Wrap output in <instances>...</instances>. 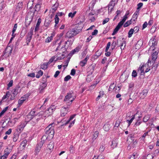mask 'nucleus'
I'll return each mask as SVG.
<instances>
[{
  "label": "nucleus",
  "mask_w": 159,
  "mask_h": 159,
  "mask_svg": "<svg viewBox=\"0 0 159 159\" xmlns=\"http://www.w3.org/2000/svg\"><path fill=\"white\" fill-rule=\"evenodd\" d=\"M55 124L54 123L49 125L45 129V134L49 137L52 138L54 134V126Z\"/></svg>",
  "instance_id": "1"
},
{
  "label": "nucleus",
  "mask_w": 159,
  "mask_h": 159,
  "mask_svg": "<svg viewBox=\"0 0 159 159\" xmlns=\"http://www.w3.org/2000/svg\"><path fill=\"white\" fill-rule=\"evenodd\" d=\"M34 15V12H32L31 11L28 12L27 16L25 19V22L26 27L29 25L33 20Z\"/></svg>",
  "instance_id": "2"
},
{
  "label": "nucleus",
  "mask_w": 159,
  "mask_h": 159,
  "mask_svg": "<svg viewBox=\"0 0 159 159\" xmlns=\"http://www.w3.org/2000/svg\"><path fill=\"white\" fill-rule=\"evenodd\" d=\"M73 93V92L72 91H70L65 96L64 99V101L67 102V103H69V104H71L73 101L75 99V98H73L71 100L70 102L68 101L72 97Z\"/></svg>",
  "instance_id": "3"
},
{
  "label": "nucleus",
  "mask_w": 159,
  "mask_h": 159,
  "mask_svg": "<svg viewBox=\"0 0 159 159\" xmlns=\"http://www.w3.org/2000/svg\"><path fill=\"white\" fill-rule=\"evenodd\" d=\"M32 116L28 114L25 118V121H26L27 123L28 122H30V123H32L33 125H34L36 124V118L34 119Z\"/></svg>",
  "instance_id": "4"
},
{
  "label": "nucleus",
  "mask_w": 159,
  "mask_h": 159,
  "mask_svg": "<svg viewBox=\"0 0 159 159\" xmlns=\"http://www.w3.org/2000/svg\"><path fill=\"white\" fill-rule=\"evenodd\" d=\"M55 108L54 106H51L48 109H47L45 111L44 114L45 117L48 116L52 115L54 111H55Z\"/></svg>",
  "instance_id": "5"
},
{
  "label": "nucleus",
  "mask_w": 159,
  "mask_h": 159,
  "mask_svg": "<svg viewBox=\"0 0 159 159\" xmlns=\"http://www.w3.org/2000/svg\"><path fill=\"white\" fill-rule=\"evenodd\" d=\"M83 27L81 25H78L75 26V28L72 30L74 33L76 35L82 31Z\"/></svg>",
  "instance_id": "6"
},
{
  "label": "nucleus",
  "mask_w": 159,
  "mask_h": 159,
  "mask_svg": "<svg viewBox=\"0 0 159 159\" xmlns=\"http://www.w3.org/2000/svg\"><path fill=\"white\" fill-rule=\"evenodd\" d=\"M19 88V86H17L13 89V92L11 93V100H13L15 98V97L18 93Z\"/></svg>",
  "instance_id": "7"
},
{
  "label": "nucleus",
  "mask_w": 159,
  "mask_h": 159,
  "mask_svg": "<svg viewBox=\"0 0 159 159\" xmlns=\"http://www.w3.org/2000/svg\"><path fill=\"white\" fill-rule=\"evenodd\" d=\"M52 138V137H49V135L45 134H44L42 136L41 139V141L40 142L43 143V144L45 143L48 142Z\"/></svg>",
  "instance_id": "8"
},
{
  "label": "nucleus",
  "mask_w": 159,
  "mask_h": 159,
  "mask_svg": "<svg viewBox=\"0 0 159 159\" xmlns=\"http://www.w3.org/2000/svg\"><path fill=\"white\" fill-rule=\"evenodd\" d=\"M148 92V90L144 89L139 93V97L141 99H143L147 96Z\"/></svg>",
  "instance_id": "9"
},
{
  "label": "nucleus",
  "mask_w": 159,
  "mask_h": 159,
  "mask_svg": "<svg viewBox=\"0 0 159 159\" xmlns=\"http://www.w3.org/2000/svg\"><path fill=\"white\" fill-rule=\"evenodd\" d=\"M43 145V143H42V142H39L37 144L35 150V155H38V153L41 150Z\"/></svg>",
  "instance_id": "10"
},
{
  "label": "nucleus",
  "mask_w": 159,
  "mask_h": 159,
  "mask_svg": "<svg viewBox=\"0 0 159 159\" xmlns=\"http://www.w3.org/2000/svg\"><path fill=\"white\" fill-rule=\"evenodd\" d=\"M26 124L27 122H26V121H22L18 127L17 130L18 132L22 131Z\"/></svg>",
  "instance_id": "11"
},
{
  "label": "nucleus",
  "mask_w": 159,
  "mask_h": 159,
  "mask_svg": "<svg viewBox=\"0 0 159 159\" xmlns=\"http://www.w3.org/2000/svg\"><path fill=\"white\" fill-rule=\"evenodd\" d=\"M123 24H122L121 22H120L118 23L117 25L116 26L115 29L113 31L112 34V35H115L120 28Z\"/></svg>",
  "instance_id": "12"
},
{
  "label": "nucleus",
  "mask_w": 159,
  "mask_h": 159,
  "mask_svg": "<svg viewBox=\"0 0 159 159\" xmlns=\"http://www.w3.org/2000/svg\"><path fill=\"white\" fill-rule=\"evenodd\" d=\"M159 52V51L157 50L152 52V62L154 63L158 57V54Z\"/></svg>",
  "instance_id": "13"
},
{
  "label": "nucleus",
  "mask_w": 159,
  "mask_h": 159,
  "mask_svg": "<svg viewBox=\"0 0 159 159\" xmlns=\"http://www.w3.org/2000/svg\"><path fill=\"white\" fill-rule=\"evenodd\" d=\"M89 56L87 55L86 57L83 60L80 61L79 65L81 67H84L87 64L88 60L89 59Z\"/></svg>",
  "instance_id": "14"
},
{
  "label": "nucleus",
  "mask_w": 159,
  "mask_h": 159,
  "mask_svg": "<svg viewBox=\"0 0 159 159\" xmlns=\"http://www.w3.org/2000/svg\"><path fill=\"white\" fill-rule=\"evenodd\" d=\"M68 108L66 107H62L61 110L60 116L64 117L66 116L68 112Z\"/></svg>",
  "instance_id": "15"
},
{
  "label": "nucleus",
  "mask_w": 159,
  "mask_h": 159,
  "mask_svg": "<svg viewBox=\"0 0 159 159\" xmlns=\"http://www.w3.org/2000/svg\"><path fill=\"white\" fill-rule=\"evenodd\" d=\"M29 95L27 94L25 95L23 97L21 98L18 101V104L19 105H21L22 104L24 101H25L28 99Z\"/></svg>",
  "instance_id": "16"
},
{
  "label": "nucleus",
  "mask_w": 159,
  "mask_h": 159,
  "mask_svg": "<svg viewBox=\"0 0 159 159\" xmlns=\"http://www.w3.org/2000/svg\"><path fill=\"white\" fill-rule=\"evenodd\" d=\"M47 83H43L41 84L40 85L39 88V90L40 93H43L44 92V90L45 88L47 87Z\"/></svg>",
  "instance_id": "17"
},
{
  "label": "nucleus",
  "mask_w": 159,
  "mask_h": 159,
  "mask_svg": "<svg viewBox=\"0 0 159 159\" xmlns=\"http://www.w3.org/2000/svg\"><path fill=\"white\" fill-rule=\"evenodd\" d=\"M75 36V35L72 30V31H69L67 32L66 33V37L69 38H71Z\"/></svg>",
  "instance_id": "18"
},
{
  "label": "nucleus",
  "mask_w": 159,
  "mask_h": 159,
  "mask_svg": "<svg viewBox=\"0 0 159 159\" xmlns=\"http://www.w3.org/2000/svg\"><path fill=\"white\" fill-rule=\"evenodd\" d=\"M139 156V154L136 152H134L133 154H130L128 159H135L137 158Z\"/></svg>",
  "instance_id": "19"
},
{
  "label": "nucleus",
  "mask_w": 159,
  "mask_h": 159,
  "mask_svg": "<svg viewBox=\"0 0 159 159\" xmlns=\"http://www.w3.org/2000/svg\"><path fill=\"white\" fill-rule=\"evenodd\" d=\"M41 7V4L39 2L38 3L35 5L34 8V14L36 12H37L36 14H37L38 12L40 11V10Z\"/></svg>",
  "instance_id": "20"
},
{
  "label": "nucleus",
  "mask_w": 159,
  "mask_h": 159,
  "mask_svg": "<svg viewBox=\"0 0 159 159\" xmlns=\"http://www.w3.org/2000/svg\"><path fill=\"white\" fill-rule=\"evenodd\" d=\"M129 139H131L132 142H133L134 143L135 141V139H134V134H129L127 137V140Z\"/></svg>",
  "instance_id": "21"
},
{
  "label": "nucleus",
  "mask_w": 159,
  "mask_h": 159,
  "mask_svg": "<svg viewBox=\"0 0 159 159\" xmlns=\"http://www.w3.org/2000/svg\"><path fill=\"white\" fill-rule=\"evenodd\" d=\"M27 142V140L26 139H25L21 142L20 145V147L22 149V150L24 149L25 147Z\"/></svg>",
  "instance_id": "22"
},
{
  "label": "nucleus",
  "mask_w": 159,
  "mask_h": 159,
  "mask_svg": "<svg viewBox=\"0 0 159 159\" xmlns=\"http://www.w3.org/2000/svg\"><path fill=\"white\" fill-rule=\"evenodd\" d=\"M117 3H116V1L114 0H111L109 4H108V11H109L110 8L111 7H114L116 4H117Z\"/></svg>",
  "instance_id": "23"
},
{
  "label": "nucleus",
  "mask_w": 159,
  "mask_h": 159,
  "mask_svg": "<svg viewBox=\"0 0 159 159\" xmlns=\"http://www.w3.org/2000/svg\"><path fill=\"white\" fill-rule=\"evenodd\" d=\"M41 19L40 18H39L38 19L37 22V23L35 30H34V31L36 32L39 30V25L41 23Z\"/></svg>",
  "instance_id": "24"
},
{
  "label": "nucleus",
  "mask_w": 159,
  "mask_h": 159,
  "mask_svg": "<svg viewBox=\"0 0 159 159\" xmlns=\"http://www.w3.org/2000/svg\"><path fill=\"white\" fill-rule=\"evenodd\" d=\"M80 50V48L77 47L71 51L69 55L72 56L75 53L78 52Z\"/></svg>",
  "instance_id": "25"
},
{
  "label": "nucleus",
  "mask_w": 159,
  "mask_h": 159,
  "mask_svg": "<svg viewBox=\"0 0 159 159\" xmlns=\"http://www.w3.org/2000/svg\"><path fill=\"white\" fill-rule=\"evenodd\" d=\"M150 43H152V45L155 46H157V42L156 41V39H155L154 38H152V39H151L150 41Z\"/></svg>",
  "instance_id": "26"
},
{
  "label": "nucleus",
  "mask_w": 159,
  "mask_h": 159,
  "mask_svg": "<svg viewBox=\"0 0 159 159\" xmlns=\"http://www.w3.org/2000/svg\"><path fill=\"white\" fill-rule=\"evenodd\" d=\"M8 149V148H7L5 150V153L1 157L0 159H5L7 158L9 153V152H7Z\"/></svg>",
  "instance_id": "27"
},
{
  "label": "nucleus",
  "mask_w": 159,
  "mask_h": 159,
  "mask_svg": "<svg viewBox=\"0 0 159 159\" xmlns=\"http://www.w3.org/2000/svg\"><path fill=\"white\" fill-rule=\"evenodd\" d=\"M117 145V140H113L111 142V146L112 148H114L116 147Z\"/></svg>",
  "instance_id": "28"
},
{
  "label": "nucleus",
  "mask_w": 159,
  "mask_h": 159,
  "mask_svg": "<svg viewBox=\"0 0 159 159\" xmlns=\"http://www.w3.org/2000/svg\"><path fill=\"white\" fill-rule=\"evenodd\" d=\"M150 116L149 115H146L143 118V122H147L150 119Z\"/></svg>",
  "instance_id": "29"
},
{
  "label": "nucleus",
  "mask_w": 159,
  "mask_h": 159,
  "mask_svg": "<svg viewBox=\"0 0 159 159\" xmlns=\"http://www.w3.org/2000/svg\"><path fill=\"white\" fill-rule=\"evenodd\" d=\"M48 65L47 62H44L41 66V67L43 70H46L48 68Z\"/></svg>",
  "instance_id": "30"
},
{
  "label": "nucleus",
  "mask_w": 159,
  "mask_h": 159,
  "mask_svg": "<svg viewBox=\"0 0 159 159\" xmlns=\"http://www.w3.org/2000/svg\"><path fill=\"white\" fill-rule=\"evenodd\" d=\"M110 125L109 124H106L103 126V128L106 131H108L110 129Z\"/></svg>",
  "instance_id": "31"
},
{
  "label": "nucleus",
  "mask_w": 159,
  "mask_h": 159,
  "mask_svg": "<svg viewBox=\"0 0 159 159\" xmlns=\"http://www.w3.org/2000/svg\"><path fill=\"white\" fill-rule=\"evenodd\" d=\"M58 6V3H56L52 7V12L54 13L57 10Z\"/></svg>",
  "instance_id": "32"
},
{
  "label": "nucleus",
  "mask_w": 159,
  "mask_h": 159,
  "mask_svg": "<svg viewBox=\"0 0 159 159\" xmlns=\"http://www.w3.org/2000/svg\"><path fill=\"white\" fill-rule=\"evenodd\" d=\"M76 115V114H74L71 115L70 118L67 120V121H66L65 124V125H67L68 124L70 121L72 120L75 116Z\"/></svg>",
  "instance_id": "33"
},
{
  "label": "nucleus",
  "mask_w": 159,
  "mask_h": 159,
  "mask_svg": "<svg viewBox=\"0 0 159 159\" xmlns=\"http://www.w3.org/2000/svg\"><path fill=\"white\" fill-rule=\"evenodd\" d=\"M132 23V19L130 20L127 21L124 24L123 26L124 27H126L128 26L129 25L131 24Z\"/></svg>",
  "instance_id": "34"
},
{
  "label": "nucleus",
  "mask_w": 159,
  "mask_h": 159,
  "mask_svg": "<svg viewBox=\"0 0 159 159\" xmlns=\"http://www.w3.org/2000/svg\"><path fill=\"white\" fill-rule=\"evenodd\" d=\"M54 145L52 142H50L48 145L47 148L50 151L52 150L54 148Z\"/></svg>",
  "instance_id": "35"
},
{
  "label": "nucleus",
  "mask_w": 159,
  "mask_h": 159,
  "mask_svg": "<svg viewBox=\"0 0 159 159\" xmlns=\"http://www.w3.org/2000/svg\"><path fill=\"white\" fill-rule=\"evenodd\" d=\"M134 118H135V115H133L132 118H131V119L130 120H126V122L127 123H128V127H129L130 126L132 122L133 121L134 119Z\"/></svg>",
  "instance_id": "36"
},
{
  "label": "nucleus",
  "mask_w": 159,
  "mask_h": 159,
  "mask_svg": "<svg viewBox=\"0 0 159 159\" xmlns=\"http://www.w3.org/2000/svg\"><path fill=\"white\" fill-rule=\"evenodd\" d=\"M134 30V29L132 28L129 30L128 33V37L129 38H130L132 36Z\"/></svg>",
  "instance_id": "37"
},
{
  "label": "nucleus",
  "mask_w": 159,
  "mask_h": 159,
  "mask_svg": "<svg viewBox=\"0 0 159 159\" xmlns=\"http://www.w3.org/2000/svg\"><path fill=\"white\" fill-rule=\"evenodd\" d=\"M104 157L102 155H99L98 156H94L92 159H104Z\"/></svg>",
  "instance_id": "38"
},
{
  "label": "nucleus",
  "mask_w": 159,
  "mask_h": 159,
  "mask_svg": "<svg viewBox=\"0 0 159 159\" xmlns=\"http://www.w3.org/2000/svg\"><path fill=\"white\" fill-rule=\"evenodd\" d=\"M43 74V72L41 70H40L38 71L37 75H36V77L37 78H39L41 76H42Z\"/></svg>",
  "instance_id": "39"
},
{
  "label": "nucleus",
  "mask_w": 159,
  "mask_h": 159,
  "mask_svg": "<svg viewBox=\"0 0 159 159\" xmlns=\"http://www.w3.org/2000/svg\"><path fill=\"white\" fill-rule=\"evenodd\" d=\"M117 45L115 41H113L111 44V48L112 50H113Z\"/></svg>",
  "instance_id": "40"
},
{
  "label": "nucleus",
  "mask_w": 159,
  "mask_h": 159,
  "mask_svg": "<svg viewBox=\"0 0 159 159\" xmlns=\"http://www.w3.org/2000/svg\"><path fill=\"white\" fill-rule=\"evenodd\" d=\"M29 114L30 115V116H32V117H33L34 119L35 118V116H36V114H35V111L34 110H32L29 113Z\"/></svg>",
  "instance_id": "41"
},
{
  "label": "nucleus",
  "mask_w": 159,
  "mask_h": 159,
  "mask_svg": "<svg viewBox=\"0 0 159 159\" xmlns=\"http://www.w3.org/2000/svg\"><path fill=\"white\" fill-rule=\"evenodd\" d=\"M75 147L72 145H71L69 148V151L70 152L73 153L75 152Z\"/></svg>",
  "instance_id": "42"
},
{
  "label": "nucleus",
  "mask_w": 159,
  "mask_h": 159,
  "mask_svg": "<svg viewBox=\"0 0 159 159\" xmlns=\"http://www.w3.org/2000/svg\"><path fill=\"white\" fill-rule=\"evenodd\" d=\"M8 107H6L5 108L0 112V116L1 117L2 116V115L6 112V111L8 109Z\"/></svg>",
  "instance_id": "43"
},
{
  "label": "nucleus",
  "mask_w": 159,
  "mask_h": 159,
  "mask_svg": "<svg viewBox=\"0 0 159 159\" xmlns=\"http://www.w3.org/2000/svg\"><path fill=\"white\" fill-rule=\"evenodd\" d=\"M105 149V147H104V145L102 144L101 145L99 148V151L101 152H102Z\"/></svg>",
  "instance_id": "44"
},
{
  "label": "nucleus",
  "mask_w": 159,
  "mask_h": 159,
  "mask_svg": "<svg viewBox=\"0 0 159 159\" xmlns=\"http://www.w3.org/2000/svg\"><path fill=\"white\" fill-rule=\"evenodd\" d=\"M87 53V49H86L84 51H83L81 53V58L82 59L86 56V54Z\"/></svg>",
  "instance_id": "45"
},
{
  "label": "nucleus",
  "mask_w": 159,
  "mask_h": 159,
  "mask_svg": "<svg viewBox=\"0 0 159 159\" xmlns=\"http://www.w3.org/2000/svg\"><path fill=\"white\" fill-rule=\"evenodd\" d=\"M18 118H15L11 120V124L12 125H13L17 121Z\"/></svg>",
  "instance_id": "46"
},
{
  "label": "nucleus",
  "mask_w": 159,
  "mask_h": 159,
  "mask_svg": "<svg viewBox=\"0 0 159 159\" xmlns=\"http://www.w3.org/2000/svg\"><path fill=\"white\" fill-rule=\"evenodd\" d=\"M67 120L66 119V118H64L63 119H62L60 122L62 124L61 126H63L64 125H65V124Z\"/></svg>",
  "instance_id": "47"
},
{
  "label": "nucleus",
  "mask_w": 159,
  "mask_h": 159,
  "mask_svg": "<svg viewBox=\"0 0 159 159\" xmlns=\"http://www.w3.org/2000/svg\"><path fill=\"white\" fill-rule=\"evenodd\" d=\"M10 96L9 92H7L6 95L3 96L2 98V100H4L6 98H8Z\"/></svg>",
  "instance_id": "48"
},
{
  "label": "nucleus",
  "mask_w": 159,
  "mask_h": 159,
  "mask_svg": "<svg viewBox=\"0 0 159 159\" xmlns=\"http://www.w3.org/2000/svg\"><path fill=\"white\" fill-rule=\"evenodd\" d=\"M52 36L48 37L45 40V42L49 43L50 42L52 39Z\"/></svg>",
  "instance_id": "49"
},
{
  "label": "nucleus",
  "mask_w": 159,
  "mask_h": 159,
  "mask_svg": "<svg viewBox=\"0 0 159 159\" xmlns=\"http://www.w3.org/2000/svg\"><path fill=\"white\" fill-rule=\"evenodd\" d=\"M76 13V11H74L73 13L72 12H70L68 14V16L69 17H71V18H72L75 16Z\"/></svg>",
  "instance_id": "50"
},
{
  "label": "nucleus",
  "mask_w": 159,
  "mask_h": 159,
  "mask_svg": "<svg viewBox=\"0 0 159 159\" xmlns=\"http://www.w3.org/2000/svg\"><path fill=\"white\" fill-rule=\"evenodd\" d=\"M144 66L143 65H140L138 69V71L140 70L141 71V73H144L143 67Z\"/></svg>",
  "instance_id": "51"
},
{
  "label": "nucleus",
  "mask_w": 159,
  "mask_h": 159,
  "mask_svg": "<svg viewBox=\"0 0 159 159\" xmlns=\"http://www.w3.org/2000/svg\"><path fill=\"white\" fill-rule=\"evenodd\" d=\"M98 131H95L94 133V134L93 135V139H95L98 136Z\"/></svg>",
  "instance_id": "52"
},
{
  "label": "nucleus",
  "mask_w": 159,
  "mask_h": 159,
  "mask_svg": "<svg viewBox=\"0 0 159 159\" xmlns=\"http://www.w3.org/2000/svg\"><path fill=\"white\" fill-rule=\"evenodd\" d=\"M18 138V135L17 134L14 135L13 138V140L14 142H16Z\"/></svg>",
  "instance_id": "53"
},
{
  "label": "nucleus",
  "mask_w": 159,
  "mask_h": 159,
  "mask_svg": "<svg viewBox=\"0 0 159 159\" xmlns=\"http://www.w3.org/2000/svg\"><path fill=\"white\" fill-rule=\"evenodd\" d=\"M59 19L57 16V15H56L55 18V22L56 25H57L59 22Z\"/></svg>",
  "instance_id": "54"
},
{
  "label": "nucleus",
  "mask_w": 159,
  "mask_h": 159,
  "mask_svg": "<svg viewBox=\"0 0 159 159\" xmlns=\"http://www.w3.org/2000/svg\"><path fill=\"white\" fill-rule=\"evenodd\" d=\"M137 75L136 71L135 70H134L132 73V76L133 77H136Z\"/></svg>",
  "instance_id": "55"
},
{
  "label": "nucleus",
  "mask_w": 159,
  "mask_h": 159,
  "mask_svg": "<svg viewBox=\"0 0 159 159\" xmlns=\"http://www.w3.org/2000/svg\"><path fill=\"white\" fill-rule=\"evenodd\" d=\"M55 57L53 56L47 62L48 64H50L51 63L52 61L55 60Z\"/></svg>",
  "instance_id": "56"
},
{
  "label": "nucleus",
  "mask_w": 159,
  "mask_h": 159,
  "mask_svg": "<svg viewBox=\"0 0 159 159\" xmlns=\"http://www.w3.org/2000/svg\"><path fill=\"white\" fill-rule=\"evenodd\" d=\"M143 3L140 2L137 4V10H140V8L143 6Z\"/></svg>",
  "instance_id": "57"
},
{
  "label": "nucleus",
  "mask_w": 159,
  "mask_h": 159,
  "mask_svg": "<svg viewBox=\"0 0 159 159\" xmlns=\"http://www.w3.org/2000/svg\"><path fill=\"white\" fill-rule=\"evenodd\" d=\"M17 23L15 24L14 27L12 30V32H15L16 31V30L17 29Z\"/></svg>",
  "instance_id": "58"
},
{
  "label": "nucleus",
  "mask_w": 159,
  "mask_h": 159,
  "mask_svg": "<svg viewBox=\"0 0 159 159\" xmlns=\"http://www.w3.org/2000/svg\"><path fill=\"white\" fill-rule=\"evenodd\" d=\"M34 28L31 27L30 29V32L29 33V36H32L33 33Z\"/></svg>",
  "instance_id": "59"
},
{
  "label": "nucleus",
  "mask_w": 159,
  "mask_h": 159,
  "mask_svg": "<svg viewBox=\"0 0 159 159\" xmlns=\"http://www.w3.org/2000/svg\"><path fill=\"white\" fill-rule=\"evenodd\" d=\"M120 123V120H117L116 122L114 127H118L119 126Z\"/></svg>",
  "instance_id": "60"
},
{
  "label": "nucleus",
  "mask_w": 159,
  "mask_h": 159,
  "mask_svg": "<svg viewBox=\"0 0 159 159\" xmlns=\"http://www.w3.org/2000/svg\"><path fill=\"white\" fill-rule=\"evenodd\" d=\"M47 80L46 78V76H45V77L43 76L42 78V80L41 83H47Z\"/></svg>",
  "instance_id": "61"
},
{
  "label": "nucleus",
  "mask_w": 159,
  "mask_h": 159,
  "mask_svg": "<svg viewBox=\"0 0 159 159\" xmlns=\"http://www.w3.org/2000/svg\"><path fill=\"white\" fill-rule=\"evenodd\" d=\"M71 78V77L70 75H68L64 78V80L65 81H67Z\"/></svg>",
  "instance_id": "62"
},
{
  "label": "nucleus",
  "mask_w": 159,
  "mask_h": 159,
  "mask_svg": "<svg viewBox=\"0 0 159 159\" xmlns=\"http://www.w3.org/2000/svg\"><path fill=\"white\" fill-rule=\"evenodd\" d=\"M142 122L140 121V120L139 119L135 123V125L136 126H139L142 123Z\"/></svg>",
  "instance_id": "63"
},
{
  "label": "nucleus",
  "mask_w": 159,
  "mask_h": 159,
  "mask_svg": "<svg viewBox=\"0 0 159 159\" xmlns=\"http://www.w3.org/2000/svg\"><path fill=\"white\" fill-rule=\"evenodd\" d=\"M127 18H128V17H127L126 16H124L123 17V18L122 20L120 22H121L122 24H123L124 23V22L125 21V20Z\"/></svg>",
  "instance_id": "64"
}]
</instances>
